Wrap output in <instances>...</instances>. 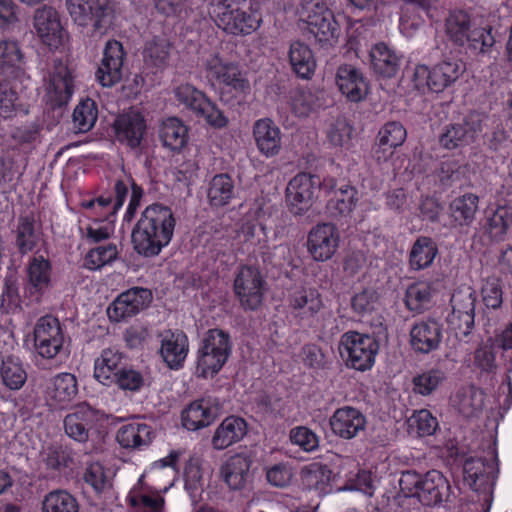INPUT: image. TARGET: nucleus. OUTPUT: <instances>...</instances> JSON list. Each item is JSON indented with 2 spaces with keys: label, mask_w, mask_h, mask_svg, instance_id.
<instances>
[{
  "label": "nucleus",
  "mask_w": 512,
  "mask_h": 512,
  "mask_svg": "<svg viewBox=\"0 0 512 512\" xmlns=\"http://www.w3.org/2000/svg\"><path fill=\"white\" fill-rule=\"evenodd\" d=\"M175 225L169 207L161 204L146 207L132 231L134 249L145 257L157 256L171 242Z\"/></svg>",
  "instance_id": "nucleus-1"
},
{
  "label": "nucleus",
  "mask_w": 512,
  "mask_h": 512,
  "mask_svg": "<svg viewBox=\"0 0 512 512\" xmlns=\"http://www.w3.org/2000/svg\"><path fill=\"white\" fill-rule=\"evenodd\" d=\"M129 187L131 188V197L123 219L126 222H131L143 197V189L132 179L116 181L113 196L101 195L97 198L81 201L80 205L84 215L92 221L114 222L117 212L126 200Z\"/></svg>",
  "instance_id": "nucleus-2"
},
{
  "label": "nucleus",
  "mask_w": 512,
  "mask_h": 512,
  "mask_svg": "<svg viewBox=\"0 0 512 512\" xmlns=\"http://www.w3.org/2000/svg\"><path fill=\"white\" fill-rule=\"evenodd\" d=\"M209 14L218 28L235 36H246L262 24V16L256 2L238 0H211Z\"/></svg>",
  "instance_id": "nucleus-3"
},
{
  "label": "nucleus",
  "mask_w": 512,
  "mask_h": 512,
  "mask_svg": "<svg viewBox=\"0 0 512 512\" xmlns=\"http://www.w3.org/2000/svg\"><path fill=\"white\" fill-rule=\"evenodd\" d=\"M445 33L453 45L466 47L473 53L486 54L495 44L490 27H478L462 10L451 11L445 19Z\"/></svg>",
  "instance_id": "nucleus-4"
},
{
  "label": "nucleus",
  "mask_w": 512,
  "mask_h": 512,
  "mask_svg": "<svg viewBox=\"0 0 512 512\" xmlns=\"http://www.w3.org/2000/svg\"><path fill=\"white\" fill-rule=\"evenodd\" d=\"M231 351L232 342L227 332L217 328L208 330L197 351V375L213 378L225 365Z\"/></svg>",
  "instance_id": "nucleus-5"
},
{
  "label": "nucleus",
  "mask_w": 512,
  "mask_h": 512,
  "mask_svg": "<svg viewBox=\"0 0 512 512\" xmlns=\"http://www.w3.org/2000/svg\"><path fill=\"white\" fill-rule=\"evenodd\" d=\"M336 186V179L330 176L320 181L319 177L309 173L294 176L286 187V203L294 215H303L313 206L316 190L329 194Z\"/></svg>",
  "instance_id": "nucleus-6"
},
{
  "label": "nucleus",
  "mask_w": 512,
  "mask_h": 512,
  "mask_svg": "<svg viewBox=\"0 0 512 512\" xmlns=\"http://www.w3.org/2000/svg\"><path fill=\"white\" fill-rule=\"evenodd\" d=\"M207 79L221 89V99L229 101L226 94L245 97L250 93L249 80L237 63L223 60L218 54L210 56L205 62Z\"/></svg>",
  "instance_id": "nucleus-7"
},
{
  "label": "nucleus",
  "mask_w": 512,
  "mask_h": 512,
  "mask_svg": "<svg viewBox=\"0 0 512 512\" xmlns=\"http://www.w3.org/2000/svg\"><path fill=\"white\" fill-rule=\"evenodd\" d=\"M338 350L347 367L363 372L374 366L379 343L372 335L347 331L340 337Z\"/></svg>",
  "instance_id": "nucleus-8"
},
{
  "label": "nucleus",
  "mask_w": 512,
  "mask_h": 512,
  "mask_svg": "<svg viewBox=\"0 0 512 512\" xmlns=\"http://www.w3.org/2000/svg\"><path fill=\"white\" fill-rule=\"evenodd\" d=\"M298 16L320 43H331L338 38L339 25L325 0H302Z\"/></svg>",
  "instance_id": "nucleus-9"
},
{
  "label": "nucleus",
  "mask_w": 512,
  "mask_h": 512,
  "mask_svg": "<svg viewBox=\"0 0 512 512\" xmlns=\"http://www.w3.org/2000/svg\"><path fill=\"white\" fill-rule=\"evenodd\" d=\"M65 5L72 21L78 26L85 27L91 21H94V31L104 35L113 25V9L106 2H100L99 0H66Z\"/></svg>",
  "instance_id": "nucleus-10"
},
{
  "label": "nucleus",
  "mask_w": 512,
  "mask_h": 512,
  "mask_svg": "<svg viewBox=\"0 0 512 512\" xmlns=\"http://www.w3.org/2000/svg\"><path fill=\"white\" fill-rule=\"evenodd\" d=\"M34 349L38 356L54 360L65 355V335L59 320L52 315L39 318L33 330Z\"/></svg>",
  "instance_id": "nucleus-11"
},
{
  "label": "nucleus",
  "mask_w": 512,
  "mask_h": 512,
  "mask_svg": "<svg viewBox=\"0 0 512 512\" xmlns=\"http://www.w3.org/2000/svg\"><path fill=\"white\" fill-rule=\"evenodd\" d=\"M465 65L458 59H446L429 69L426 65H418L414 71V82L417 88L427 86L431 91L439 93L455 83L464 73Z\"/></svg>",
  "instance_id": "nucleus-12"
},
{
  "label": "nucleus",
  "mask_w": 512,
  "mask_h": 512,
  "mask_svg": "<svg viewBox=\"0 0 512 512\" xmlns=\"http://www.w3.org/2000/svg\"><path fill=\"white\" fill-rule=\"evenodd\" d=\"M233 288L243 309L256 310L263 302L266 281L257 267L243 265L235 274Z\"/></svg>",
  "instance_id": "nucleus-13"
},
{
  "label": "nucleus",
  "mask_w": 512,
  "mask_h": 512,
  "mask_svg": "<svg viewBox=\"0 0 512 512\" xmlns=\"http://www.w3.org/2000/svg\"><path fill=\"white\" fill-rule=\"evenodd\" d=\"M44 100L52 108L66 105L75 91L74 71L64 62L56 61L45 79Z\"/></svg>",
  "instance_id": "nucleus-14"
},
{
  "label": "nucleus",
  "mask_w": 512,
  "mask_h": 512,
  "mask_svg": "<svg viewBox=\"0 0 512 512\" xmlns=\"http://www.w3.org/2000/svg\"><path fill=\"white\" fill-rule=\"evenodd\" d=\"M340 241V232L334 224L319 223L307 235V252L315 262H326L337 253Z\"/></svg>",
  "instance_id": "nucleus-15"
},
{
  "label": "nucleus",
  "mask_w": 512,
  "mask_h": 512,
  "mask_svg": "<svg viewBox=\"0 0 512 512\" xmlns=\"http://www.w3.org/2000/svg\"><path fill=\"white\" fill-rule=\"evenodd\" d=\"M483 131V117L477 113L467 115L462 122L448 125L439 137L445 149H456L475 141Z\"/></svg>",
  "instance_id": "nucleus-16"
},
{
  "label": "nucleus",
  "mask_w": 512,
  "mask_h": 512,
  "mask_svg": "<svg viewBox=\"0 0 512 512\" xmlns=\"http://www.w3.org/2000/svg\"><path fill=\"white\" fill-rule=\"evenodd\" d=\"M152 300L150 290L134 287L122 292L108 307L107 315L113 322H120L137 315Z\"/></svg>",
  "instance_id": "nucleus-17"
},
{
  "label": "nucleus",
  "mask_w": 512,
  "mask_h": 512,
  "mask_svg": "<svg viewBox=\"0 0 512 512\" xmlns=\"http://www.w3.org/2000/svg\"><path fill=\"white\" fill-rule=\"evenodd\" d=\"M33 24L41 41L51 49H58L68 39L58 12L50 6L35 11Z\"/></svg>",
  "instance_id": "nucleus-18"
},
{
  "label": "nucleus",
  "mask_w": 512,
  "mask_h": 512,
  "mask_svg": "<svg viewBox=\"0 0 512 512\" xmlns=\"http://www.w3.org/2000/svg\"><path fill=\"white\" fill-rule=\"evenodd\" d=\"M102 417L103 414L90 405L79 404L64 417V432L69 438L84 443L89 439L90 430Z\"/></svg>",
  "instance_id": "nucleus-19"
},
{
  "label": "nucleus",
  "mask_w": 512,
  "mask_h": 512,
  "mask_svg": "<svg viewBox=\"0 0 512 512\" xmlns=\"http://www.w3.org/2000/svg\"><path fill=\"white\" fill-rule=\"evenodd\" d=\"M25 293L36 301L52 287L53 269L51 262L42 255L31 257L26 266Z\"/></svg>",
  "instance_id": "nucleus-20"
},
{
  "label": "nucleus",
  "mask_w": 512,
  "mask_h": 512,
  "mask_svg": "<svg viewBox=\"0 0 512 512\" xmlns=\"http://www.w3.org/2000/svg\"><path fill=\"white\" fill-rule=\"evenodd\" d=\"M475 291L470 286L458 288L451 297L452 313L448 320L456 329L467 333L474 325Z\"/></svg>",
  "instance_id": "nucleus-21"
},
{
  "label": "nucleus",
  "mask_w": 512,
  "mask_h": 512,
  "mask_svg": "<svg viewBox=\"0 0 512 512\" xmlns=\"http://www.w3.org/2000/svg\"><path fill=\"white\" fill-rule=\"evenodd\" d=\"M287 302L291 313L301 320L314 318L324 308L321 293L312 286L293 288L289 292Z\"/></svg>",
  "instance_id": "nucleus-22"
},
{
  "label": "nucleus",
  "mask_w": 512,
  "mask_h": 512,
  "mask_svg": "<svg viewBox=\"0 0 512 512\" xmlns=\"http://www.w3.org/2000/svg\"><path fill=\"white\" fill-rule=\"evenodd\" d=\"M125 55L120 42L109 40L106 43L103 59L96 72V79L102 86L111 87L121 80Z\"/></svg>",
  "instance_id": "nucleus-23"
},
{
  "label": "nucleus",
  "mask_w": 512,
  "mask_h": 512,
  "mask_svg": "<svg viewBox=\"0 0 512 512\" xmlns=\"http://www.w3.org/2000/svg\"><path fill=\"white\" fill-rule=\"evenodd\" d=\"M442 338V326L434 319L418 320L410 329V344L418 353L428 354L437 350Z\"/></svg>",
  "instance_id": "nucleus-24"
},
{
  "label": "nucleus",
  "mask_w": 512,
  "mask_h": 512,
  "mask_svg": "<svg viewBox=\"0 0 512 512\" xmlns=\"http://www.w3.org/2000/svg\"><path fill=\"white\" fill-rule=\"evenodd\" d=\"M220 409L218 400L211 397L194 401L183 410L182 424L190 431L207 427L217 418Z\"/></svg>",
  "instance_id": "nucleus-25"
},
{
  "label": "nucleus",
  "mask_w": 512,
  "mask_h": 512,
  "mask_svg": "<svg viewBox=\"0 0 512 512\" xmlns=\"http://www.w3.org/2000/svg\"><path fill=\"white\" fill-rule=\"evenodd\" d=\"M329 423L332 432L336 436L350 440L364 431L367 421L360 410L351 406H344L335 410Z\"/></svg>",
  "instance_id": "nucleus-26"
},
{
  "label": "nucleus",
  "mask_w": 512,
  "mask_h": 512,
  "mask_svg": "<svg viewBox=\"0 0 512 512\" xmlns=\"http://www.w3.org/2000/svg\"><path fill=\"white\" fill-rule=\"evenodd\" d=\"M179 457L177 451H172L166 457L155 461L139 480L146 482L162 493H166L174 484L176 477L175 464Z\"/></svg>",
  "instance_id": "nucleus-27"
},
{
  "label": "nucleus",
  "mask_w": 512,
  "mask_h": 512,
  "mask_svg": "<svg viewBox=\"0 0 512 512\" xmlns=\"http://www.w3.org/2000/svg\"><path fill=\"white\" fill-rule=\"evenodd\" d=\"M0 76L20 81L27 76L24 54L15 41H0Z\"/></svg>",
  "instance_id": "nucleus-28"
},
{
  "label": "nucleus",
  "mask_w": 512,
  "mask_h": 512,
  "mask_svg": "<svg viewBox=\"0 0 512 512\" xmlns=\"http://www.w3.org/2000/svg\"><path fill=\"white\" fill-rule=\"evenodd\" d=\"M189 352V341L182 331H165L161 336L160 355L171 369L183 366Z\"/></svg>",
  "instance_id": "nucleus-29"
},
{
  "label": "nucleus",
  "mask_w": 512,
  "mask_h": 512,
  "mask_svg": "<svg viewBox=\"0 0 512 512\" xmlns=\"http://www.w3.org/2000/svg\"><path fill=\"white\" fill-rule=\"evenodd\" d=\"M253 138L258 151L265 157L271 158L279 154L282 147L280 128L269 118L255 121Z\"/></svg>",
  "instance_id": "nucleus-30"
},
{
  "label": "nucleus",
  "mask_w": 512,
  "mask_h": 512,
  "mask_svg": "<svg viewBox=\"0 0 512 512\" xmlns=\"http://www.w3.org/2000/svg\"><path fill=\"white\" fill-rule=\"evenodd\" d=\"M164 494L138 479L127 495V502L135 512H163Z\"/></svg>",
  "instance_id": "nucleus-31"
},
{
  "label": "nucleus",
  "mask_w": 512,
  "mask_h": 512,
  "mask_svg": "<svg viewBox=\"0 0 512 512\" xmlns=\"http://www.w3.org/2000/svg\"><path fill=\"white\" fill-rule=\"evenodd\" d=\"M406 137V129L400 122L386 123L378 132L373 157L379 163L388 161L394 154V149L401 146Z\"/></svg>",
  "instance_id": "nucleus-32"
},
{
  "label": "nucleus",
  "mask_w": 512,
  "mask_h": 512,
  "mask_svg": "<svg viewBox=\"0 0 512 512\" xmlns=\"http://www.w3.org/2000/svg\"><path fill=\"white\" fill-rule=\"evenodd\" d=\"M335 81L339 91L351 102H359L367 94L368 86L363 74L352 65L339 66Z\"/></svg>",
  "instance_id": "nucleus-33"
},
{
  "label": "nucleus",
  "mask_w": 512,
  "mask_h": 512,
  "mask_svg": "<svg viewBox=\"0 0 512 512\" xmlns=\"http://www.w3.org/2000/svg\"><path fill=\"white\" fill-rule=\"evenodd\" d=\"M114 127L118 139L134 148L140 144L144 136L146 123L140 111L131 109L116 119Z\"/></svg>",
  "instance_id": "nucleus-34"
},
{
  "label": "nucleus",
  "mask_w": 512,
  "mask_h": 512,
  "mask_svg": "<svg viewBox=\"0 0 512 512\" xmlns=\"http://www.w3.org/2000/svg\"><path fill=\"white\" fill-rule=\"evenodd\" d=\"M451 487L444 475L436 470L427 472L423 477L418 500L426 506H434L449 500Z\"/></svg>",
  "instance_id": "nucleus-35"
},
{
  "label": "nucleus",
  "mask_w": 512,
  "mask_h": 512,
  "mask_svg": "<svg viewBox=\"0 0 512 512\" xmlns=\"http://www.w3.org/2000/svg\"><path fill=\"white\" fill-rule=\"evenodd\" d=\"M248 431L246 421L238 416H228L217 426L211 439L216 450L226 449L240 442Z\"/></svg>",
  "instance_id": "nucleus-36"
},
{
  "label": "nucleus",
  "mask_w": 512,
  "mask_h": 512,
  "mask_svg": "<svg viewBox=\"0 0 512 512\" xmlns=\"http://www.w3.org/2000/svg\"><path fill=\"white\" fill-rule=\"evenodd\" d=\"M78 394V382L74 374L68 372L53 376L47 387V396L52 405L65 408Z\"/></svg>",
  "instance_id": "nucleus-37"
},
{
  "label": "nucleus",
  "mask_w": 512,
  "mask_h": 512,
  "mask_svg": "<svg viewBox=\"0 0 512 512\" xmlns=\"http://www.w3.org/2000/svg\"><path fill=\"white\" fill-rule=\"evenodd\" d=\"M171 44L164 36L147 39L142 50L144 65L157 73L163 71L169 63Z\"/></svg>",
  "instance_id": "nucleus-38"
},
{
  "label": "nucleus",
  "mask_w": 512,
  "mask_h": 512,
  "mask_svg": "<svg viewBox=\"0 0 512 512\" xmlns=\"http://www.w3.org/2000/svg\"><path fill=\"white\" fill-rule=\"evenodd\" d=\"M123 355L115 348H106L94 361V377L105 386H112L113 379L124 367Z\"/></svg>",
  "instance_id": "nucleus-39"
},
{
  "label": "nucleus",
  "mask_w": 512,
  "mask_h": 512,
  "mask_svg": "<svg viewBox=\"0 0 512 512\" xmlns=\"http://www.w3.org/2000/svg\"><path fill=\"white\" fill-rule=\"evenodd\" d=\"M288 59L292 71L301 79L313 77L317 63L311 48L302 41H293L288 50Z\"/></svg>",
  "instance_id": "nucleus-40"
},
{
  "label": "nucleus",
  "mask_w": 512,
  "mask_h": 512,
  "mask_svg": "<svg viewBox=\"0 0 512 512\" xmlns=\"http://www.w3.org/2000/svg\"><path fill=\"white\" fill-rule=\"evenodd\" d=\"M338 476L347 482L348 489L361 490L369 496L373 495L371 474L360 470L356 460L350 457H341Z\"/></svg>",
  "instance_id": "nucleus-41"
},
{
  "label": "nucleus",
  "mask_w": 512,
  "mask_h": 512,
  "mask_svg": "<svg viewBox=\"0 0 512 512\" xmlns=\"http://www.w3.org/2000/svg\"><path fill=\"white\" fill-rule=\"evenodd\" d=\"M153 436V429L150 425L141 421H134L121 426L116 439L124 448L140 449L148 446Z\"/></svg>",
  "instance_id": "nucleus-42"
},
{
  "label": "nucleus",
  "mask_w": 512,
  "mask_h": 512,
  "mask_svg": "<svg viewBox=\"0 0 512 512\" xmlns=\"http://www.w3.org/2000/svg\"><path fill=\"white\" fill-rule=\"evenodd\" d=\"M300 476L302 485L308 490H314L319 495L331 491L332 471L320 462H312L304 466Z\"/></svg>",
  "instance_id": "nucleus-43"
},
{
  "label": "nucleus",
  "mask_w": 512,
  "mask_h": 512,
  "mask_svg": "<svg viewBox=\"0 0 512 512\" xmlns=\"http://www.w3.org/2000/svg\"><path fill=\"white\" fill-rule=\"evenodd\" d=\"M15 244L20 253L32 251L40 238V225L32 214L20 215L14 230Z\"/></svg>",
  "instance_id": "nucleus-44"
},
{
  "label": "nucleus",
  "mask_w": 512,
  "mask_h": 512,
  "mask_svg": "<svg viewBox=\"0 0 512 512\" xmlns=\"http://www.w3.org/2000/svg\"><path fill=\"white\" fill-rule=\"evenodd\" d=\"M325 195L329 197L327 209L334 217L349 215L356 207L358 201L356 189L348 184L341 185L340 187L336 185L329 194Z\"/></svg>",
  "instance_id": "nucleus-45"
},
{
  "label": "nucleus",
  "mask_w": 512,
  "mask_h": 512,
  "mask_svg": "<svg viewBox=\"0 0 512 512\" xmlns=\"http://www.w3.org/2000/svg\"><path fill=\"white\" fill-rule=\"evenodd\" d=\"M234 196V181L228 174H217L209 182L207 199L212 208H222L229 205Z\"/></svg>",
  "instance_id": "nucleus-46"
},
{
  "label": "nucleus",
  "mask_w": 512,
  "mask_h": 512,
  "mask_svg": "<svg viewBox=\"0 0 512 512\" xmlns=\"http://www.w3.org/2000/svg\"><path fill=\"white\" fill-rule=\"evenodd\" d=\"M250 469V461L243 455L231 456L221 467V476L233 490L243 488Z\"/></svg>",
  "instance_id": "nucleus-47"
},
{
  "label": "nucleus",
  "mask_w": 512,
  "mask_h": 512,
  "mask_svg": "<svg viewBox=\"0 0 512 512\" xmlns=\"http://www.w3.org/2000/svg\"><path fill=\"white\" fill-rule=\"evenodd\" d=\"M370 59L374 71L384 77L394 76L400 64V56L385 43L372 47Z\"/></svg>",
  "instance_id": "nucleus-48"
},
{
  "label": "nucleus",
  "mask_w": 512,
  "mask_h": 512,
  "mask_svg": "<svg viewBox=\"0 0 512 512\" xmlns=\"http://www.w3.org/2000/svg\"><path fill=\"white\" fill-rule=\"evenodd\" d=\"M160 138L165 147L179 151L187 144L188 129L180 119L169 117L162 122Z\"/></svg>",
  "instance_id": "nucleus-49"
},
{
  "label": "nucleus",
  "mask_w": 512,
  "mask_h": 512,
  "mask_svg": "<svg viewBox=\"0 0 512 512\" xmlns=\"http://www.w3.org/2000/svg\"><path fill=\"white\" fill-rule=\"evenodd\" d=\"M438 248L433 239L421 236L414 242L410 254L409 263L413 270H422L432 265Z\"/></svg>",
  "instance_id": "nucleus-50"
},
{
  "label": "nucleus",
  "mask_w": 512,
  "mask_h": 512,
  "mask_svg": "<svg viewBox=\"0 0 512 512\" xmlns=\"http://www.w3.org/2000/svg\"><path fill=\"white\" fill-rule=\"evenodd\" d=\"M479 198L473 193H466L452 200L450 215L456 225H470L478 210Z\"/></svg>",
  "instance_id": "nucleus-51"
},
{
  "label": "nucleus",
  "mask_w": 512,
  "mask_h": 512,
  "mask_svg": "<svg viewBox=\"0 0 512 512\" xmlns=\"http://www.w3.org/2000/svg\"><path fill=\"white\" fill-rule=\"evenodd\" d=\"M453 408L465 417H471L481 411L483 395L473 387L458 390L451 398Z\"/></svg>",
  "instance_id": "nucleus-52"
},
{
  "label": "nucleus",
  "mask_w": 512,
  "mask_h": 512,
  "mask_svg": "<svg viewBox=\"0 0 512 512\" xmlns=\"http://www.w3.org/2000/svg\"><path fill=\"white\" fill-rule=\"evenodd\" d=\"M439 0H409L403 10V15L400 18V30L407 36L411 37L415 30H417L423 23L420 17H411L409 14L414 12L417 7L423 9L428 15L432 9H435Z\"/></svg>",
  "instance_id": "nucleus-53"
},
{
  "label": "nucleus",
  "mask_w": 512,
  "mask_h": 512,
  "mask_svg": "<svg viewBox=\"0 0 512 512\" xmlns=\"http://www.w3.org/2000/svg\"><path fill=\"white\" fill-rule=\"evenodd\" d=\"M290 106L298 117H308L318 111L322 103L316 92L308 88H298L291 92Z\"/></svg>",
  "instance_id": "nucleus-54"
},
{
  "label": "nucleus",
  "mask_w": 512,
  "mask_h": 512,
  "mask_svg": "<svg viewBox=\"0 0 512 512\" xmlns=\"http://www.w3.org/2000/svg\"><path fill=\"white\" fill-rule=\"evenodd\" d=\"M41 512H79V503L68 491L55 489L44 496Z\"/></svg>",
  "instance_id": "nucleus-55"
},
{
  "label": "nucleus",
  "mask_w": 512,
  "mask_h": 512,
  "mask_svg": "<svg viewBox=\"0 0 512 512\" xmlns=\"http://www.w3.org/2000/svg\"><path fill=\"white\" fill-rule=\"evenodd\" d=\"M1 383L9 390H20L27 381V372L16 358L8 357L0 367Z\"/></svg>",
  "instance_id": "nucleus-56"
},
{
  "label": "nucleus",
  "mask_w": 512,
  "mask_h": 512,
  "mask_svg": "<svg viewBox=\"0 0 512 512\" xmlns=\"http://www.w3.org/2000/svg\"><path fill=\"white\" fill-rule=\"evenodd\" d=\"M436 283L420 281L410 285L406 291V305L411 311H421L431 301L436 292Z\"/></svg>",
  "instance_id": "nucleus-57"
},
{
  "label": "nucleus",
  "mask_w": 512,
  "mask_h": 512,
  "mask_svg": "<svg viewBox=\"0 0 512 512\" xmlns=\"http://www.w3.org/2000/svg\"><path fill=\"white\" fill-rule=\"evenodd\" d=\"M512 227V207L503 205L488 217L487 230L493 240L504 239L508 230Z\"/></svg>",
  "instance_id": "nucleus-58"
},
{
  "label": "nucleus",
  "mask_w": 512,
  "mask_h": 512,
  "mask_svg": "<svg viewBox=\"0 0 512 512\" xmlns=\"http://www.w3.org/2000/svg\"><path fill=\"white\" fill-rule=\"evenodd\" d=\"M27 112L12 85L7 81H0V117L10 119L18 113L26 114Z\"/></svg>",
  "instance_id": "nucleus-59"
},
{
  "label": "nucleus",
  "mask_w": 512,
  "mask_h": 512,
  "mask_svg": "<svg viewBox=\"0 0 512 512\" xmlns=\"http://www.w3.org/2000/svg\"><path fill=\"white\" fill-rule=\"evenodd\" d=\"M118 250L115 244L99 245L90 249L83 259V266L89 270H100L116 260Z\"/></svg>",
  "instance_id": "nucleus-60"
},
{
  "label": "nucleus",
  "mask_w": 512,
  "mask_h": 512,
  "mask_svg": "<svg viewBox=\"0 0 512 512\" xmlns=\"http://www.w3.org/2000/svg\"><path fill=\"white\" fill-rule=\"evenodd\" d=\"M446 376L443 370L432 368L415 375L412 379L413 392L429 396L443 383Z\"/></svg>",
  "instance_id": "nucleus-61"
},
{
  "label": "nucleus",
  "mask_w": 512,
  "mask_h": 512,
  "mask_svg": "<svg viewBox=\"0 0 512 512\" xmlns=\"http://www.w3.org/2000/svg\"><path fill=\"white\" fill-rule=\"evenodd\" d=\"M97 107L92 99L82 100L74 109L73 125L77 132L85 133L92 129L97 120Z\"/></svg>",
  "instance_id": "nucleus-62"
},
{
  "label": "nucleus",
  "mask_w": 512,
  "mask_h": 512,
  "mask_svg": "<svg viewBox=\"0 0 512 512\" xmlns=\"http://www.w3.org/2000/svg\"><path fill=\"white\" fill-rule=\"evenodd\" d=\"M353 127L345 118H337L331 122L326 131V138L330 145L349 149L352 139Z\"/></svg>",
  "instance_id": "nucleus-63"
},
{
  "label": "nucleus",
  "mask_w": 512,
  "mask_h": 512,
  "mask_svg": "<svg viewBox=\"0 0 512 512\" xmlns=\"http://www.w3.org/2000/svg\"><path fill=\"white\" fill-rule=\"evenodd\" d=\"M481 298L487 309L499 310L503 304V289L501 280L496 276L483 279Z\"/></svg>",
  "instance_id": "nucleus-64"
}]
</instances>
